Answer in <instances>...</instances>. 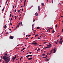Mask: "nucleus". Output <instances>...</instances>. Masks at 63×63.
Masks as SVG:
<instances>
[{
  "label": "nucleus",
  "instance_id": "nucleus-3",
  "mask_svg": "<svg viewBox=\"0 0 63 63\" xmlns=\"http://www.w3.org/2000/svg\"><path fill=\"white\" fill-rule=\"evenodd\" d=\"M20 24L22 26H23V25H22V22H21L18 24V25L16 26L17 27L16 28H16H17L18 27H19Z\"/></svg>",
  "mask_w": 63,
  "mask_h": 63
},
{
  "label": "nucleus",
  "instance_id": "nucleus-47",
  "mask_svg": "<svg viewBox=\"0 0 63 63\" xmlns=\"http://www.w3.org/2000/svg\"><path fill=\"white\" fill-rule=\"evenodd\" d=\"M11 20H12V18H11V19L10 20V21H11Z\"/></svg>",
  "mask_w": 63,
  "mask_h": 63
},
{
  "label": "nucleus",
  "instance_id": "nucleus-12",
  "mask_svg": "<svg viewBox=\"0 0 63 63\" xmlns=\"http://www.w3.org/2000/svg\"><path fill=\"white\" fill-rule=\"evenodd\" d=\"M16 55L14 57L15 59H16Z\"/></svg>",
  "mask_w": 63,
  "mask_h": 63
},
{
  "label": "nucleus",
  "instance_id": "nucleus-22",
  "mask_svg": "<svg viewBox=\"0 0 63 63\" xmlns=\"http://www.w3.org/2000/svg\"><path fill=\"white\" fill-rule=\"evenodd\" d=\"M37 28L38 29H39V28H40L39 27H37Z\"/></svg>",
  "mask_w": 63,
  "mask_h": 63
},
{
  "label": "nucleus",
  "instance_id": "nucleus-27",
  "mask_svg": "<svg viewBox=\"0 0 63 63\" xmlns=\"http://www.w3.org/2000/svg\"><path fill=\"white\" fill-rule=\"evenodd\" d=\"M25 49V48H23L22 49V50H24V49Z\"/></svg>",
  "mask_w": 63,
  "mask_h": 63
},
{
  "label": "nucleus",
  "instance_id": "nucleus-20",
  "mask_svg": "<svg viewBox=\"0 0 63 63\" xmlns=\"http://www.w3.org/2000/svg\"><path fill=\"white\" fill-rule=\"evenodd\" d=\"M59 40V39L58 40H57V43H58V42H59V40Z\"/></svg>",
  "mask_w": 63,
  "mask_h": 63
},
{
  "label": "nucleus",
  "instance_id": "nucleus-49",
  "mask_svg": "<svg viewBox=\"0 0 63 63\" xmlns=\"http://www.w3.org/2000/svg\"><path fill=\"white\" fill-rule=\"evenodd\" d=\"M46 43H47V42H44V44H46Z\"/></svg>",
  "mask_w": 63,
  "mask_h": 63
},
{
  "label": "nucleus",
  "instance_id": "nucleus-32",
  "mask_svg": "<svg viewBox=\"0 0 63 63\" xmlns=\"http://www.w3.org/2000/svg\"><path fill=\"white\" fill-rule=\"evenodd\" d=\"M53 0H52V2H51L52 3H53Z\"/></svg>",
  "mask_w": 63,
  "mask_h": 63
},
{
  "label": "nucleus",
  "instance_id": "nucleus-57",
  "mask_svg": "<svg viewBox=\"0 0 63 63\" xmlns=\"http://www.w3.org/2000/svg\"><path fill=\"white\" fill-rule=\"evenodd\" d=\"M49 46V45H47V47H48Z\"/></svg>",
  "mask_w": 63,
  "mask_h": 63
},
{
  "label": "nucleus",
  "instance_id": "nucleus-56",
  "mask_svg": "<svg viewBox=\"0 0 63 63\" xmlns=\"http://www.w3.org/2000/svg\"><path fill=\"white\" fill-rule=\"evenodd\" d=\"M36 42V41L35 40L34 41V42H33V43H35V42Z\"/></svg>",
  "mask_w": 63,
  "mask_h": 63
},
{
  "label": "nucleus",
  "instance_id": "nucleus-10",
  "mask_svg": "<svg viewBox=\"0 0 63 63\" xmlns=\"http://www.w3.org/2000/svg\"><path fill=\"white\" fill-rule=\"evenodd\" d=\"M49 46L50 47H51V44H50V43H49Z\"/></svg>",
  "mask_w": 63,
  "mask_h": 63
},
{
  "label": "nucleus",
  "instance_id": "nucleus-7",
  "mask_svg": "<svg viewBox=\"0 0 63 63\" xmlns=\"http://www.w3.org/2000/svg\"><path fill=\"white\" fill-rule=\"evenodd\" d=\"M28 60H31V59H32V58H28Z\"/></svg>",
  "mask_w": 63,
  "mask_h": 63
},
{
  "label": "nucleus",
  "instance_id": "nucleus-52",
  "mask_svg": "<svg viewBox=\"0 0 63 63\" xmlns=\"http://www.w3.org/2000/svg\"><path fill=\"white\" fill-rule=\"evenodd\" d=\"M48 30H48V29L47 30V32H48Z\"/></svg>",
  "mask_w": 63,
  "mask_h": 63
},
{
  "label": "nucleus",
  "instance_id": "nucleus-23",
  "mask_svg": "<svg viewBox=\"0 0 63 63\" xmlns=\"http://www.w3.org/2000/svg\"><path fill=\"white\" fill-rule=\"evenodd\" d=\"M37 36H38V34H37V35H35V37H37Z\"/></svg>",
  "mask_w": 63,
  "mask_h": 63
},
{
  "label": "nucleus",
  "instance_id": "nucleus-36",
  "mask_svg": "<svg viewBox=\"0 0 63 63\" xmlns=\"http://www.w3.org/2000/svg\"><path fill=\"white\" fill-rule=\"evenodd\" d=\"M19 59L18 58V59H16V60H18Z\"/></svg>",
  "mask_w": 63,
  "mask_h": 63
},
{
  "label": "nucleus",
  "instance_id": "nucleus-42",
  "mask_svg": "<svg viewBox=\"0 0 63 63\" xmlns=\"http://www.w3.org/2000/svg\"><path fill=\"white\" fill-rule=\"evenodd\" d=\"M21 18V17H20L19 18V19L20 20V18Z\"/></svg>",
  "mask_w": 63,
  "mask_h": 63
},
{
  "label": "nucleus",
  "instance_id": "nucleus-6",
  "mask_svg": "<svg viewBox=\"0 0 63 63\" xmlns=\"http://www.w3.org/2000/svg\"><path fill=\"white\" fill-rule=\"evenodd\" d=\"M38 10L39 11V12H40V6H39L38 7Z\"/></svg>",
  "mask_w": 63,
  "mask_h": 63
},
{
  "label": "nucleus",
  "instance_id": "nucleus-19",
  "mask_svg": "<svg viewBox=\"0 0 63 63\" xmlns=\"http://www.w3.org/2000/svg\"><path fill=\"white\" fill-rule=\"evenodd\" d=\"M49 32H50V29H48Z\"/></svg>",
  "mask_w": 63,
  "mask_h": 63
},
{
  "label": "nucleus",
  "instance_id": "nucleus-15",
  "mask_svg": "<svg viewBox=\"0 0 63 63\" xmlns=\"http://www.w3.org/2000/svg\"><path fill=\"white\" fill-rule=\"evenodd\" d=\"M4 8H3V9L2 10V12L3 11H4Z\"/></svg>",
  "mask_w": 63,
  "mask_h": 63
},
{
  "label": "nucleus",
  "instance_id": "nucleus-31",
  "mask_svg": "<svg viewBox=\"0 0 63 63\" xmlns=\"http://www.w3.org/2000/svg\"><path fill=\"white\" fill-rule=\"evenodd\" d=\"M13 60H14V59H15V58L14 57H13Z\"/></svg>",
  "mask_w": 63,
  "mask_h": 63
},
{
  "label": "nucleus",
  "instance_id": "nucleus-59",
  "mask_svg": "<svg viewBox=\"0 0 63 63\" xmlns=\"http://www.w3.org/2000/svg\"><path fill=\"white\" fill-rule=\"evenodd\" d=\"M11 29H9V30L10 31H11Z\"/></svg>",
  "mask_w": 63,
  "mask_h": 63
},
{
  "label": "nucleus",
  "instance_id": "nucleus-2",
  "mask_svg": "<svg viewBox=\"0 0 63 63\" xmlns=\"http://www.w3.org/2000/svg\"><path fill=\"white\" fill-rule=\"evenodd\" d=\"M54 51V52H53V53H54L55 52V51H56V50H55V49L54 48L52 49V50L50 52V54H49V55H50L51 54V53H52V51Z\"/></svg>",
  "mask_w": 63,
  "mask_h": 63
},
{
  "label": "nucleus",
  "instance_id": "nucleus-63",
  "mask_svg": "<svg viewBox=\"0 0 63 63\" xmlns=\"http://www.w3.org/2000/svg\"><path fill=\"white\" fill-rule=\"evenodd\" d=\"M27 36H28V35H26V37H27Z\"/></svg>",
  "mask_w": 63,
  "mask_h": 63
},
{
  "label": "nucleus",
  "instance_id": "nucleus-51",
  "mask_svg": "<svg viewBox=\"0 0 63 63\" xmlns=\"http://www.w3.org/2000/svg\"><path fill=\"white\" fill-rule=\"evenodd\" d=\"M40 50V48H38V50Z\"/></svg>",
  "mask_w": 63,
  "mask_h": 63
},
{
  "label": "nucleus",
  "instance_id": "nucleus-64",
  "mask_svg": "<svg viewBox=\"0 0 63 63\" xmlns=\"http://www.w3.org/2000/svg\"><path fill=\"white\" fill-rule=\"evenodd\" d=\"M62 22H63V20H62Z\"/></svg>",
  "mask_w": 63,
  "mask_h": 63
},
{
  "label": "nucleus",
  "instance_id": "nucleus-13",
  "mask_svg": "<svg viewBox=\"0 0 63 63\" xmlns=\"http://www.w3.org/2000/svg\"><path fill=\"white\" fill-rule=\"evenodd\" d=\"M23 57H22L20 58V61H21V59Z\"/></svg>",
  "mask_w": 63,
  "mask_h": 63
},
{
  "label": "nucleus",
  "instance_id": "nucleus-18",
  "mask_svg": "<svg viewBox=\"0 0 63 63\" xmlns=\"http://www.w3.org/2000/svg\"><path fill=\"white\" fill-rule=\"evenodd\" d=\"M55 27L56 28H57V25H55Z\"/></svg>",
  "mask_w": 63,
  "mask_h": 63
},
{
  "label": "nucleus",
  "instance_id": "nucleus-21",
  "mask_svg": "<svg viewBox=\"0 0 63 63\" xmlns=\"http://www.w3.org/2000/svg\"><path fill=\"white\" fill-rule=\"evenodd\" d=\"M49 59H47V60L46 61H49Z\"/></svg>",
  "mask_w": 63,
  "mask_h": 63
},
{
  "label": "nucleus",
  "instance_id": "nucleus-1",
  "mask_svg": "<svg viewBox=\"0 0 63 63\" xmlns=\"http://www.w3.org/2000/svg\"><path fill=\"white\" fill-rule=\"evenodd\" d=\"M7 53L5 54V55L3 56L2 58V59L4 60L5 61V63H8V62L10 61L11 59L10 58L8 59V57L7 56Z\"/></svg>",
  "mask_w": 63,
  "mask_h": 63
},
{
  "label": "nucleus",
  "instance_id": "nucleus-61",
  "mask_svg": "<svg viewBox=\"0 0 63 63\" xmlns=\"http://www.w3.org/2000/svg\"><path fill=\"white\" fill-rule=\"evenodd\" d=\"M8 0H7V1H6V3H7V2H8Z\"/></svg>",
  "mask_w": 63,
  "mask_h": 63
},
{
  "label": "nucleus",
  "instance_id": "nucleus-29",
  "mask_svg": "<svg viewBox=\"0 0 63 63\" xmlns=\"http://www.w3.org/2000/svg\"><path fill=\"white\" fill-rule=\"evenodd\" d=\"M16 16H15V19H16Z\"/></svg>",
  "mask_w": 63,
  "mask_h": 63
},
{
  "label": "nucleus",
  "instance_id": "nucleus-26",
  "mask_svg": "<svg viewBox=\"0 0 63 63\" xmlns=\"http://www.w3.org/2000/svg\"><path fill=\"white\" fill-rule=\"evenodd\" d=\"M53 32H55V31H54V30H53Z\"/></svg>",
  "mask_w": 63,
  "mask_h": 63
},
{
  "label": "nucleus",
  "instance_id": "nucleus-17",
  "mask_svg": "<svg viewBox=\"0 0 63 63\" xmlns=\"http://www.w3.org/2000/svg\"><path fill=\"white\" fill-rule=\"evenodd\" d=\"M48 48V47H46L45 48Z\"/></svg>",
  "mask_w": 63,
  "mask_h": 63
},
{
  "label": "nucleus",
  "instance_id": "nucleus-41",
  "mask_svg": "<svg viewBox=\"0 0 63 63\" xmlns=\"http://www.w3.org/2000/svg\"><path fill=\"white\" fill-rule=\"evenodd\" d=\"M38 39H40V38H39V37H38Z\"/></svg>",
  "mask_w": 63,
  "mask_h": 63
},
{
  "label": "nucleus",
  "instance_id": "nucleus-14",
  "mask_svg": "<svg viewBox=\"0 0 63 63\" xmlns=\"http://www.w3.org/2000/svg\"><path fill=\"white\" fill-rule=\"evenodd\" d=\"M34 27V24H33L32 25V28H33Z\"/></svg>",
  "mask_w": 63,
  "mask_h": 63
},
{
  "label": "nucleus",
  "instance_id": "nucleus-28",
  "mask_svg": "<svg viewBox=\"0 0 63 63\" xmlns=\"http://www.w3.org/2000/svg\"><path fill=\"white\" fill-rule=\"evenodd\" d=\"M32 52H30L29 53L30 54H31V53Z\"/></svg>",
  "mask_w": 63,
  "mask_h": 63
},
{
  "label": "nucleus",
  "instance_id": "nucleus-46",
  "mask_svg": "<svg viewBox=\"0 0 63 63\" xmlns=\"http://www.w3.org/2000/svg\"><path fill=\"white\" fill-rule=\"evenodd\" d=\"M32 30H33V31H34V30H33V28H32Z\"/></svg>",
  "mask_w": 63,
  "mask_h": 63
},
{
  "label": "nucleus",
  "instance_id": "nucleus-58",
  "mask_svg": "<svg viewBox=\"0 0 63 63\" xmlns=\"http://www.w3.org/2000/svg\"><path fill=\"white\" fill-rule=\"evenodd\" d=\"M36 14L38 15V13H37V12L36 13Z\"/></svg>",
  "mask_w": 63,
  "mask_h": 63
},
{
  "label": "nucleus",
  "instance_id": "nucleus-8",
  "mask_svg": "<svg viewBox=\"0 0 63 63\" xmlns=\"http://www.w3.org/2000/svg\"><path fill=\"white\" fill-rule=\"evenodd\" d=\"M7 25H5V26H4V28H5V29H6V28H7V27H6V26Z\"/></svg>",
  "mask_w": 63,
  "mask_h": 63
},
{
  "label": "nucleus",
  "instance_id": "nucleus-44",
  "mask_svg": "<svg viewBox=\"0 0 63 63\" xmlns=\"http://www.w3.org/2000/svg\"><path fill=\"white\" fill-rule=\"evenodd\" d=\"M35 20H33V22H34L35 21Z\"/></svg>",
  "mask_w": 63,
  "mask_h": 63
},
{
  "label": "nucleus",
  "instance_id": "nucleus-24",
  "mask_svg": "<svg viewBox=\"0 0 63 63\" xmlns=\"http://www.w3.org/2000/svg\"><path fill=\"white\" fill-rule=\"evenodd\" d=\"M45 54H42V55H43V56H44V55H45Z\"/></svg>",
  "mask_w": 63,
  "mask_h": 63
},
{
  "label": "nucleus",
  "instance_id": "nucleus-33",
  "mask_svg": "<svg viewBox=\"0 0 63 63\" xmlns=\"http://www.w3.org/2000/svg\"><path fill=\"white\" fill-rule=\"evenodd\" d=\"M62 32H63V29H62Z\"/></svg>",
  "mask_w": 63,
  "mask_h": 63
},
{
  "label": "nucleus",
  "instance_id": "nucleus-38",
  "mask_svg": "<svg viewBox=\"0 0 63 63\" xmlns=\"http://www.w3.org/2000/svg\"><path fill=\"white\" fill-rule=\"evenodd\" d=\"M59 36H60V35H58L57 36V37H59Z\"/></svg>",
  "mask_w": 63,
  "mask_h": 63
},
{
  "label": "nucleus",
  "instance_id": "nucleus-45",
  "mask_svg": "<svg viewBox=\"0 0 63 63\" xmlns=\"http://www.w3.org/2000/svg\"><path fill=\"white\" fill-rule=\"evenodd\" d=\"M23 11V10H22V12H21V13H22V12Z\"/></svg>",
  "mask_w": 63,
  "mask_h": 63
},
{
  "label": "nucleus",
  "instance_id": "nucleus-9",
  "mask_svg": "<svg viewBox=\"0 0 63 63\" xmlns=\"http://www.w3.org/2000/svg\"><path fill=\"white\" fill-rule=\"evenodd\" d=\"M34 45H37V44H38V43H36V42H35L34 43Z\"/></svg>",
  "mask_w": 63,
  "mask_h": 63
},
{
  "label": "nucleus",
  "instance_id": "nucleus-39",
  "mask_svg": "<svg viewBox=\"0 0 63 63\" xmlns=\"http://www.w3.org/2000/svg\"><path fill=\"white\" fill-rule=\"evenodd\" d=\"M57 42H55V43L56 44H57Z\"/></svg>",
  "mask_w": 63,
  "mask_h": 63
},
{
  "label": "nucleus",
  "instance_id": "nucleus-50",
  "mask_svg": "<svg viewBox=\"0 0 63 63\" xmlns=\"http://www.w3.org/2000/svg\"><path fill=\"white\" fill-rule=\"evenodd\" d=\"M46 57H47V55H46Z\"/></svg>",
  "mask_w": 63,
  "mask_h": 63
},
{
  "label": "nucleus",
  "instance_id": "nucleus-37",
  "mask_svg": "<svg viewBox=\"0 0 63 63\" xmlns=\"http://www.w3.org/2000/svg\"><path fill=\"white\" fill-rule=\"evenodd\" d=\"M32 44L33 45L34 44V43H32Z\"/></svg>",
  "mask_w": 63,
  "mask_h": 63
},
{
  "label": "nucleus",
  "instance_id": "nucleus-40",
  "mask_svg": "<svg viewBox=\"0 0 63 63\" xmlns=\"http://www.w3.org/2000/svg\"><path fill=\"white\" fill-rule=\"evenodd\" d=\"M8 32L6 33V35H7V34H8Z\"/></svg>",
  "mask_w": 63,
  "mask_h": 63
},
{
  "label": "nucleus",
  "instance_id": "nucleus-53",
  "mask_svg": "<svg viewBox=\"0 0 63 63\" xmlns=\"http://www.w3.org/2000/svg\"><path fill=\"white\" fill-rule=\"evenodd\" d=\"M15 12H16V9H15Z\"/></svg>",
  "mask_w": 63,
  "mask_h": 63
},
{
  "label": "nucleus",
  "instance_id": "nucleus-48",
  "mask_svg": "<svg viewBox=\"0 0 63 63\" xmlns=\"http://www.w3.org/2000/svg\"><path fill=\"white\" fill-rule=\"evenodd\" d=\"M26 40H28V37H27V38L26 39Z\"/></svg>",
  "mask_w": 63,
  "mask_h": 63
},
{
  "label": "nucleus",
  "instance_id": "nucleus-16",
  "mask_svg": "<svg viewBox=\"0 0 63 63\" xmlns=\"http://www.w3.org/2000/svg\"><path fill=\"white\" fill-rule=\"evenodd\" d=\"M42 6H44V3H42Z\"/></svg>",
  "mask_w": 63,
  "mask_h": 63
},
{
  "label": "nucleus",
  "instance_id": "nucleus-30",
  "mask_svg": "<svg viewBox=\"0 0 63 63\" xmlns=\"http://www.w3.org/2000/svg\"><path fill=\"white\" fill-rule=\"evenodd\" d=\"M31 36V34H30L29 35V36H28V37H30V36Z\"/></svg>",
  "mask_w": 63,
  "mask_h": 63
},
{
  "label": "nucleus",
  "instance_id": "nucleus-25",
  "mask_svg": "<svg viewBox=\"0 0 63 63\" xmlns=\"http://www.w3.org/2000/svg\"><path fill=\"white\" fill-rule=\"evenodd\" d=\"M29 55V56H32V55Z\"/></svg>",
  "mask_w": 63,
  "mask_h": 63
},
{
  "label": "nucleus",
  "instance_id": "nucleus-54",
  "mask_svg": "<svg viewBox=\"0 0 63 63\" xmlns=\"http://www.w3.org/2000/svg\"><path fill=\"white\" fill-rule=\"evenodd\" d=\"M25 2H24V7L25 6Z\"/></svg>",
  "mask_w": 63,
  "mask_h": 63
},
{
  "label": "nucleus",
  "instance_id": "nucleus-5",
  "mask_svg": "<svg viewBox=\"0 0 63 63\" xmlns=\"http://www.w3.org/2000/svg\"><path fill=\"white\" fill-rule=\"evenodd\" d=\"M14 37L13 36H11L9 37V39H13L14 38Z\"/></svg>",
  "mask_w": 63,
  "mask_h": 63
},
{
  "label": "nucleus",
  "instance_id": "nucleus-60",
  "mask_svg": "<svg viewBox=\"0 0 63 63\" xmlns=\"http://www.w3.org/2000/svg\"><path fill=\"white\" fill-rule=\"evenodd\" d=\"M61 17H63V16H61Z\"/></svg>",
  "mask_w": 63,
  "mask_h": 63
},
{
  "label": "nucleus",
  "instance_id": "nucleus-62",
  "mask_svg": "<svg viewBox=\"0 0 63 63\" xmlns=\"http://www.w3.org/2000/svg\"><path fill=\"white\" fill-rule=\"evenodd\" d=\"M33 39V37H32V38H31V39Z\"/></svg>",
  "mask_w": 63,
  "mask_h": 63
},
{
  "label": "nucleus",
  "instance_id": "nucleus-34",
  "mask_svg": "<svg viewBox=\"0 0 63 63\" xmlns=\"http://www.w3.org/2000/svg\"><path fill=\"white\" fill-rule=\"evenodd\" d=\"M20 10H18V12H20Z\"/></svg>",
  "mask_w": 63,
  "mask_h": 63
},
{
  "label": "nucleus",
  "instance_id": "nucleus-4",
  "mask_svg": "<svg viewBox=\"0 0 63 63\" xmlns=\"http://www.w3.org/2000/svg\"><path fill=\"white\" fill-rule=\"evenodd\" d=\"M62 38H61L60 39V41L59 42V44H60V45L62 44Z\"/></svg>",
  "mask_w": 63,
  "mask_h": 63
},
{
  "label": "nucleus",
  "instance_id": "nucleus-43",
  "mask_svg": "<svg viewBox=\"0 0 63 63\" xmlns=\"http://www.w3.org/2000/svg\"><path fill=\"white\" fill-rule=\"evenodd\" d=\"M48 54H49V53H47V55H48Z\"/></svg>",
  "mask_w": 63,
  "mask_h": 63
},
{
  "label": "nucleus",
  "instance_id": "nucleus-11",
  "mask_svg": "<svg viewBox=\"0 0 63 63\" xmlns=\"http://www.w3.org/2000/svg\"><path fill=\"white\" fill-rule=\"evenodd\" d=\"M29 57V55H27V56L26 57H27V58H28V57Z\"/></svg>",
  "mask_w": 63,
  "mask_h": 63
},
{
  "label": "nucleus",
  "instance_id": "nucleus-35",
  "mask_svg": "<svg viewBox=\"0 0 63 63\" xmlns=\"http://www.w3.org/2000/svg\"><path fill=\"white\" fill-rule=\"evenodd\" d=\"M39 47H41V46H42V45H39Z\"/></svg>",
  "mask_w": 63,
  "mask_h": 63
},
{
  "label": "nucleus",
  "instance_id": "nucleus-55",
  "mask_svg": "<svg viewBox=\"0 0 63 63\" xmlns=\"http://www.w3.org/2000/svg\"><path fill=\"white\" fill-rule=\"evenodd\" d=\"M13 8H15V6H14V5L13 6Z\"/></svg>",
  "mask_w": 63,
  "mask_h": 63
}]
</instances>
